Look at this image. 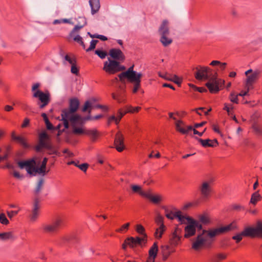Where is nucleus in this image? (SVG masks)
<instances>
[{
	"label": "nucleus",
	"mask_w": 262,
	"mask_h": 262,
	"mask_svg": "<svg viewBox=\"0 0 262 262\" xmlns=\"http://www.w3.org/2000/svg\"><path fill=\"white\" fill-rule=\"evenodd\" d=\"M236 228V224L232 223L225 226L214 228L208 230H203L199 234L192 244V248L195 251L200 250L203 246L209 248L217 235L233 230Z\"/></svg>",
	"instance_id": "obj_1"
},
{
	"label": "nucleus",
	"mask_w": 262,
	"mask_h": 262,
	"mask_svg": "<svg viewBox=\"0 0 262 262\" xmlns=\"http://www.w3.org/2000/svg\"><path fill=\"white\" fill-rule=\"evenodd\" d=\"M40 86L39 83H35L32 87V91L34 92L33 97L38 98L39 102L38 103L40 109L43 108L48 105L50 102V94L49 91L43 92L40 90H37Z\"/></svg>",
	"instance_id": "obj_2"
},
{
	"label": "nucleus",
	"mask_w": 262,
	"mask_h": 262,
	"mask_svg": "<svg viewBox=\"0 0 262 262\" xmlns=\"http://www.w3.org/2000/svg\"><path fill=\"white\" fill-rule=\"evenodd\" d=\"M63 219L57 217L52 222L45 223L42 225V230L43 233L53 235L56 234L63 224Z\"/></svg>",
	"instance_id": "obj_3"
},
{
	"label": "nucleus",
	"mask_w": 262,
	"mask_h": 262,
	"mask_svg": "<svg viewBox=\"0 0 262 262\" xmlns=\"http://www.w3.org/2000/svg\"><path fill=\"white\" fill-rule=\"evenodd\" d=\"M125 70V67L120 64L119 61L113 60L110 57L108 61L104 62L103 70L108 74H115Z\"/></svg>",
	"instance_id": "obj_4"
},
{
	"label": "nucleus",
	"mask_w": 262,
	"mask_h": 262,
	"mask_svg": "<svg viewBox=\"0 0 262 262\" xmlns=\"http://www.w3.org/2000/svg\"><path fill=\"white\" fill-rule=\"evenodd\" d=\"M199 190L200 192L201 196L198 201V203L206 202L211 192V182L204 181L199 187Z\"/></svg>",
	"instance_id": "obj_5"
},
{
	"label": "nucleus",
	"mask_w": 262,
	"mask_h": 262,
	"mask_svg": "<svg viewBox=\"0 0 262 262\" xmlns=\"http://www.w3.org/2000/svg\"><path fill=\"white\" fill-rule=\"evenodd\" d=\"M195 69L194 77L198 80H207L210 79L211 76L215 75L213 74L212 70L207 67L198 66Z\"/></svg>",
	"instance_id": "obj_6"
},
{
	"label": "nucleus",
	"mask_w": 262,
	"mask_h": 262,
	"mask_svg": "<svg viewBox=\"0 0 262 262\" xmlns=\"http://www.w3.org/2000/svg\"><path fill=\"white\" fill-rule=\"evenodd\" d=\"M242 234L244 236H250L252 237L256 236L262 237V223H259L255 228L247 227L242 231Z\"/></svg>",
	"instance_id": "obj_7"
},
{
	"label": "nucleus",
	"mask_w": 262,
	"mask_h": 262,
	"mask_svg": "<svg viewBox=\"0 0 262 262\" xmlns=\"http://www.w3.org/2000/svg\"><path fill=\"white\" fill-rule=\"evenodd\" d=\"M50 138L46 131H42L38 135V143L35 146V150L39 152L50 142Z\"/></svg>",
	"instance_id": "obj_8"
},
{
	"label": "nucleus",
	"mask_w": 262,
	"mask_h": 262,
	"mask_svg": "<svg viewBox=\"0 0 262 262\" xmlns=\"http://www.w3.org/2000/svg\"><path fill=\"white\" fill-rule=\"evenodd\" d=\"M79 105L80 102L77 98H71L69 100V107L63 109L61 112L63 113V115L66 116L70 114H74L78 110Z\"/></svg>",
	"instance_id": "obj_9"
},
{
	"label": "nucleus",
	"mask_w": 262,
	"mask_h": 262,
	"mask_svg": "<svg viewBox=\"0 0 262 262\" xmlns=\"http://www.w3.org/2000/svg\"><path fill=\"white\" fill-rule=\"evenodd\" d=\"M134 66L130 67L126 71L122 72L118 75L119 80L122 82H124V79L126 78L127 80H130L135 78H136L137 76L139 75H142L141 73H137L134 71Z\"/></svg>",
	"instance_id": "obj_10"
},
{
	"label": "nucleus",
	"mask_w": 262,
	"mask_h": 262,
	"mask_svg": "<svg viewBox=\"0 0 262 262\" xmlns=\"http://www.w3.org/2000/svg\"><path fill=\"white\" fill-rule=\"evenodd\" d=\"M79 238L77 235L74 233L70 235H67L61 236L59 239L56 242L57 244L62 246L66 244H74L78 242Z\"/></svg>",
	"instance_id": "obj_11"
},
{
	"label": "nucleus",
	"mask_w": 262,
	"mask_h": 262,
	"mask_svg": "<svg viewBox=\"0 0 262 262\" xmlns=\"http://www.w3.org/2000/svg\"><path fill=\"white\" fill-rule=\"evenodd\" d=\"M39 209L40 205L39 199L35 198L34 200L32 209L29 215V217L31 222H34L37 220L39 215Z\"/></svg>",
	"instance_id": "obj_12"
},
{
	"label": "nucleus",
	"mask_w": 262,
	"mask_h": 262,
	"mask_svg": "<svg viewBox=\"0 0 262 262\" xmlns=\"http://www.w3.org/2000/svg\"><path fill=\"white\" fill-rule=\"evenodd\" d=\"M208 82L206 83V86L207 87L210 92L211 93H216L220 91V88L217 85L216 81V73L215 75L211 76V77Z\"/></svg>",
	"instance_id": "obj_13"
},
{
	"label": "nucleus",
	"mask_w": 262,
	"mask_h": 262,
	"mask_svg": "<svg viewBox=\"0 0 262 262\" xmlns=\"http://www.w3.org/2000/svg\"><path fill=\"white\" fill-rule=\"evenodd\" d=\"M114 144L115 148L119 152L123 151L124 148V138L123 135L120 133H117L116 135Z\"/></svg>",
	"instance_id": "obj_14"
},
{
	"label": "nucleus",
	"mask_w": 262,
	"mask_h": 262,
	"mask_svg": "<svg viewBox=\"0 0 262 262\" xmlns=\"http://www.w3.org/2000/svg\"><path fill=\"white\" fill-rule=\"evenodd\" d=\"M109 54L113 60L123 61L125 59V56L120 49H112L109 51Z\"/></svg>",
	"instance_id": "obj_15"
},
{
	"label": "nucleus",
	"mask_w": 262,
	"mask_h": 262,
	"mask_svg": "<svg viewBox=\"0 0 262 262\" xmlns=\"http://www.w3.org/2000/svg\"><path fill=\"white\" fill-rule=\"evenodd\" d=\"M127 241H128L127 244L130 247H136L137 245H141L142 242L146 243L147 239L145 238V237H130L127 238Z\"/></svg>",
	"instance_id": "obj_16"
},
{
	"label": "nucleus",
	"mask_w": 262,
	"mask_h": 262,
	"mask_svg": "<svg viewBox=\"0 0 262 262\" xmlns=\"http://www.w3.org/2000/svg\"><path fill=\"white\" fill-rule=\"evenodd\" d=\"M162 208L164 210L165 216L170 220H173L176 217L177 210L176 208L171 207L170 208L165 206H162Z\"/></svg>",
	"instance_id": "obj_17"
},
{
	"label": "nucleus",
	"mask_w": 262,
	"mask_h": 262,
	"mask_svg": "<svg viewBox=\"0 0 262 262\" xmlns=\"http://www.w3.org/2000/svg\"><path fill=\"white\" fill-rule=\"evenodd\" d=\"M141 195L149 199L151 202L155 204H158L162 201V198L160 195H154L149 192H141Z\"/></svg>",
	"instance_id": "obj_18"
},
{
	"label": "nucleus",
	"mask_w": 262,
	"mask_h": 262,
	"mask_svg": "<svg viewBox=\"0 0 262 262\" xmlns=\"http://www.w3.org/2000/svg\"><path fill=\"white\" fill-rule=\"evenodd\" d=\"M196 139H197L199 142L204 147H214L218 145V142L216 139L210 140V139H208L204 140V139H202L201 138H196Z\"/></svg>",
	"instance_id": "obj_19"
},
{
	"label": "nucleus",
	"mask_w": 262,
	"mask_h": 262,
	"mask_svg": "<svg viewBox=\"0 0 262 262\" xmlns=\"http://www.w3.org/2000/svg\"><path fill=\"white\" fill-rule=\"evenodd\" d=\"M160 36L169 35L170 32L169 29V23L167 20H164L161 24L159 30Z\"/></svg>",
	"instance_id": "obj_20"
},
{
	"label": "nucleus",
	"mask_w": 262,
	"mask_h": 262,
	"mask_svg": "<svg viewBox=\"0 0 262 262\" xmlns=\"http://www.w3.org/2000/svg\"><path fill=\"white\" fill-rule=\"evenodd\" d=\"M11 138L13 140L17 141L24 148H28L29 147V145L27 142L25 138L23 137L19 136H16L14 132H13L11 134Z\"/></svg>",
	"instance_id": "obj_21"
},
{
	"label": "nucleus",
	"mask_w": 262,
	"mask_h": 262,
	"mask_svg": "<svg viewBox=\"0 0 262 262\" xmlns=\"http://www.w3.org/2000/svg\"><path fill=\"white\" fill-rule=\"evenodd\" d=\"M125 114H126V112H123L121 109H120L118 111L116 116L112 115L109 117L108 119V124H110L112 122L114 121L116 124H118Z\"/></svg>",
	"instance_id": "obj_22"
},
{
	"label": "nucleus",
	"mask_w": 262,
	"mask_h": 262,
	"mask_svg": "<svg viewBox=\"0 0 262 262\" xmlns=\"http://www.w3.org/2000/svg\"><path fill=\"white\" fill-rule=\"evenodd\" d=\"M142 77V75H139L137 76L136 78L128 80V81L130 82L133 83L134 84L133 89V93H136L137 91L139 90V89L140 88L141 82V78Z\"/></svg>",
	"instance_id": "obj_23"
},
{
	"label": "nucleus",
	"mask_w": 262,
	"mask_h": 262,
	"mask_svg": "<svg viewBox=\"0 0 262 262\" xmlns=\"http://www.w3.org/2000/svg\"><path fill=\"white\" fill-rule=\"evenodd\" d=\"M190 222H189L188 225L185 227V235L184 237L185 238H188L194 235L195 234L196 231L193 226L192 222L190 221Z\"/></svg>",
	"instance_id": "obj_24"
},
{
	"label": "nucleus",
	"mask_w": 262,
	"mask_h": 262,
	"mask_svg": "<svg viewBox=\"0 0 262 262\" xmlns=\"http://www.w3.org/2000/svg\"><path fill=\"white\" fill-rule=\"evenodd\" d=\"M92 108L93 106L92 103L89 100L86 101L81 110L82 112H85L88 111L89 113V115L84 118V120H93V117L90 115Z\"/></svg>",
	"instance_id": "obj_25"
},
{
	"label": "nucleus",
	"mask_w": 262,
	"mask_h": 262,
	"mask_svg": "<svg viewBox=\"0 0 262 262\" xmlns=\"http://www.w3.org/2000/svg\"><path fill=\"white\" fill-rule=\"evenodd\" d=\"M89 2L91 9V14L94 15L98 12L100 8V0H89Z\"/></svg>",
	"instance_id": "obj_26"
},
{
	"label": "nucleus",
	"mask_w": 262,
	"mask_h": 262,
	"mask_svg": "<svg viewBox=\"0 0 262 262\" xmlns=\"http://www.w3.org/2000/svg\"><path fill=\"white\" fill-rule=\"evenodd\" d=\"M43 148L48 150L47 154L48 155H55L58 156H60V153L58 151L59 148L57 146H54L49 143Z\"/></svg>",
	"instance_id": "obj_27"
},
{
	"label": "nucleus",
	"mask_w": 262,
	"mask_h": 262,
	"mask_svg": "<svg viewBox=\"0 0 262 262\" xmlns=\"http://www.w3.org/2000/svg\"><path fill=\"white\" fill-rule=\"evenodd\" d=\"M78 19L81 21V24H80V22L78 23V24L76 25L75 27L73 28L72 31L70 33L71 36H74V33L75 32L79 31L81 28H82L84 26L86 25V20L85 17H79Z\"/></svg>",
	"instance_id": "obj_28"
},
{
	"label": "nucleus",
	"mask_w": 262,
	"mask_h": 262,
	"mask_svg": "<svg viewBox=\"0 0 262 262\" xmlns=\"http://www.w3.org/2000/svg\"><path fill=\"white\" fill-rule=\"evenodd\" d=\"M258 73L254 72L251 75L248 76L247 78L246 87L252 88V84L256 81L258 79Z\"/></svg>",
	"instance_id": "obj_29"
},
{
	"label": "nucleus",
	"mask_w": 262,
	"mask_h": 262,
	"mask_svg": "<svg viewBox=\"0 0 262 262\" xmlns=\"http://www.w3.org/2000/svg\"><path fill=\"white\" fill-rule=\"evenodd\" d=\"M15 237L12 231L0 233V239L3 241H14Z\"/></svg>",
	"instance_id": "obj_30"
},
{
	"label": "nucleus",
	"mask_w": 262,
	"mask_h": 262,
	"mask_svg": "<svg viewBox=\"0 0 262 262\" xmlns=\"http://www.w3.org/2000/svg\"><path fill=\"white\" fill-rule=\"evenodd\" d=\"M48 159L46 157H45L41 162V166L39 167H37L36 169V173L39 174H41L42 176H45L46 173V166L48 162ZM49 171H47L48 172Z\"/></svg>",
	"instance_id": "obj_31"
},
{
	"label": "nucleus",
	"mask_w": 262,
	"mask_h": 262,
	"mask_svg": "<svg viewBox=\"0 0 262 262\" xmlns=\"http://www.w3.org/2000/svg\"><path fill=\"white\" fill-rule=\"evenodd\" d=\"M179 231H181V229H179L177 227L173 233L172 237L170 239V244L171 245H177L180 241L181 236L178 234Z\"/></svg>",
	"instance_id": "obj_32"
},
{
	"label": "nucleus",
	"mask_w": 262,
	"mask_h": 262,
	"mask_svg": "<svg viewBox=\"0 0 262 262\" xmlns=\"http://www.w3.org/2000/svg\"><path fill=\"white\" fill-rule=\"evenodd\" d=\"M176 218L178 219V221L181 223V224H188L189 222H190L189 219H192L189 216H186L182 215V212L180 210L177 211V214Z\"/></svg>",
	"instance_id": "obj_33"
},
{
	"label": "nucleus",
	"mask_w": 262,
	"mask_h": 262,
	"mask_svg": "<svg viewBox=\"0 0 262 262\" xmlns=\"http://www.w3.org/2000/svg\"><path fill=\"white\" fill-rule=\"evenodd\" d=\"M166 229V227L165 226H159L158 228H157L156 230V231L154 233V236L157 239H160L165 231Z\"/></svg>",
	"instance_id": "obj_34"
},
{
	"label": "nucleus",
	"mask_w": 262,
	"mask_h": 262,
	"mask_svg": "<svg viewBox=\"0 0 262 262\" xmlns=\"http://www.w3.org/2000/svg\"><path fill=\"white\" fill-rule=\"evenodd\" d=\"M158 251V246L157 242H155L149 250V256L156 258Z\"/></svg>",
	"instance_id": "obj_35"
},
{
	"label": "nucleus",
	"mask_w": 262,
	"mask_h": 262,
	"mask_svg": "<svg viewBox=\"0 0 262 262\" xmlns=\"http://www.w3.org/2000/svg\"><path fill=\"white\" fill-rule=\"evenodd\" d=\"M227 254L223 253H219L214 254L211 258V260L212 262H220L221 260L226 259Z\"/></svg>",
	"instance_id": "obj_36"
},
{
	"label": "nucleus",
	"mask_w": 262,
	"mask_h": 262,
	"mask_svg": "<svg viewBox=\"0 0 262 262\" xmlns=\"http://www.w3.org/2000/svg\"><path fill=\"white\" fill-rule=\"evenodd\" d=\"M168 35H162L161 36L160 41L164 47H167L170 45L172 42V39L168 37Z\"/></svg>",
	"instance_id": "obj_37"
},
{
	"label": "nucleus",
	"mask_w": 262,
	"mask_h": 262,
	"mask_svg": "<svg viewBox=\"0 0 262 262\" xmlns=\"http://www.w3.org/2000/svg\"><path fill=\"white\" fill-rule=\"evenodd\" d=\"M261 199V196L259 194L258 191L253 193L250 199V203L253 205H255L257 202Z\"/></svg>",
	"instance_id": "obj_38"
},
{
	"label": "nucleus",
	"mask_w": 262,
	"mask_h": 262,
	"mask_svg": "<svg viewBox=\"0 0 262 262\" xmlns=\"http://www.w3.org/2000/svg\"><path fill=\"white\" fill-rule=\"evenodd\" d=\"M112 95L113 98L117 100V102L119 103H124L125 101V96L123 94L120 93L118 94H115V93H113Z\"/></svg>",
	"instance_id": "obj_39"
},
{
	"label": "nucleus",
	"mask_w": 262,
	"mask_h": 262,
	"mask_svg": "<svg viewBox=\"0 0 262 262\" xmlns=\"http://www.w3.org/2000/svg\"><path fill=\"white\" fill-rule=\"evenodd\" d=\"M60 55L66 61H68L71 65L74 63H76V60L75 58H72L68 54L64 55L63 53L62 52H60Z\"/></svg>",
	"instance_id": "obj_40"
},
{
	"label": "nucleus",
	"mask_w": 262,
	"mask_h": 262,
	"mask_svg": "<svg viewBox=\"0 0 262 262\" xmlns=\"http://www.w3.org/2000/svg\"><path fill=\"white\" fill-rule=\"evenodd\" d=\"M68 118L69 120L73 124L76 123L78 121L81 119V117L79 115L70 114Z\"/></svg>",
	"instance_id": "obj_41"
},
{
	"label": "nucleus",
	"mask_w": 262,
	"mask_h": 262,
	"mask_svg": "<svg viewBox=\"0 0 262 262\" xmlns=\"http://www.w3.org/2000/svg\"><path fill=\"white\" fill-rule=\"evenodd\" d=\"M136 231L139 234L142 235V237H145V238L147 239V236L145 232V228L142 225L140 224L137 225L136 227Z\"/></svg>",
	"instance_id": "obj_42"
},
{
	"label": "nucleus",
	"mask_w": 262,
	"mask_h": 262,
	"mask_svg": "<svg viewBox=\"0 0 262 262\" xmlns=\"http://www.w3.org/2000/svg\"><path fill=\"white\" fill-rule=\"evenodd\" d=\"M212 66H220L221 70H224L226 68L227 63L226 62H221L218 60H213L210 63Z\"/></svg>",
	"instance_id": "obj_43"
},
{
	"label": "nucleus",
	"mask_w": 262,
	"mask_h": 262,
	"mask_svg": "<svg viewBox=\"0 0 262 262\" xmlns=\"http://www.w3.org/2000/svg\"><path fill=\"white\" fill-rule=\"evenodd\" d=\"M43 183H44L43 179L42 178H40L38 182L37 186L34 191L35 194L36 195L38 194L40 192Z\"/></svg>",
	"instance_id": "obj_44"
},
{
	"label": "nucleus",
	"mask_w": 262,
	"mask_h": 262,
	"mask_svg": "<svg viewBox=\"0 0 262 262\" xmlns=\"http://www.w3.org/2000/svg\"><path fill=\"white\" fill-rule=\"evenodd\" d=\"M183 122L181 120H178L176 123V129L178 131L180 132L181 133L183 134H186V131L185 130L184 128H182L181 126V124H183Z\"/></svg>",
	"instance_id": "obj_45"
},
{
	"label": "nucleus",
	"mask_w": 262,
	"mask_h": 262,
	"mask_svg": "<svg viewBox=\"0 0 262 262\" xmlns=\"http://www.w3.org/2000/svg\"><path fill=\"white\" fill-rule=\"evenodd\" d=\"M156 224L159 226H165L164 224V217L160 214H158L155 218Z\"/></svg>",
	"instance_id": "obj_46"
},
{
	"label": "nucleus",
	"mask_w": 262,
	"mask_h": 262,
	"mask_svg": "<svg viewBox=\"0 0 262 262\" xmlns=\"http://www.w3.org/2000/svg\"><path fill=\"white\" fill-rule=\"evenodd\" d=\"M238 95L236 94L235 92H232L229 96V100L233 103L238 104Z\"/></svg>",
	"instance_id": "obj_47"
},
{
	"label": "nucleus",
	"mask_w": 262,
	"mask_h": 262,
	"mask_svg": "<svg viewBox=\"0 0 262 262\" xmlns=\"http://www.w3.org/2000/svg\"><path fill=\"white\" fill-rule=\"evenodd\" d=\"M252 128L256 135L258 136L262 135V128L260 126L257 124H254L252 126Z\"/></svg>",
	"instance_id": "obj_48"
},
{
	"label": "nucleus",
	"mask_w": 262,
	"mask_h": 262,
	"mask_svg": "<svg viewBox=\"0 0 262 262\" xmlns=\"http://www.w3.org/2000/svg\"><path fill=\"white\" fill-rule=\"evenodd\" d=\"M85 134L91 136L92 138V140L93 141L96 140L97 137L98 136L97 132L95 130H86L85 132Z\"/></svg>",
	"instance_id": "obj_49"
},
{
	"label": "nucleus",
	"mask_w": 262,
	"mask_h": 262,
	"mask_svg": "<svg viewBox=\"0 0 262 262\" xmlns=\"http://www.w3.org/2000/svg\"><path fill=\"white\" fill-rule=\"evenodd\" d=\"M61 118H62L61 120L63 121V125H64V128L66 129L68 128L69 127V119L68 118L69 115H67V116H66L63 115V113L61 112Z\"/></svg>",
	"instance_id": "obj_50"
},
{
	"label": "nucleus",
	"mask_w": 262,
	"mask_h": 262,
	"mask_svg": "<svg viewBox=\"0 0 262 262\" xmlns=\"http://www.w3.org/2000/svg\"><path fill=\"white\" fill-rule=\"evenodd\" d=\"M163 254L165 257V259H166L168 256L170 255L169 252V246H162L161 247Z\"/></svg>",
	"instance_id": "obj_51"
},
{
	"label": "nucleus",
	"mask_w": 262,
	"mask_h": 262,
	"mask_svg": "<svg viewBox=\"0 0 262 262\" xmlns=\"http://www.w3.org/2000/svg\"><path fill=\"white\" fill-rule=\"evenodd\" d=\"M36 165V161L34 158H32L31 159L26 160V169L32 168L33 166Z\"/></svg>",
	"instance_id": "obj_52"
},
{
	"label": "nucleus",
	"mask_w": 262,
	"mask_h": 262,
	"mask_svg": "<svg viewBox=\"0 0 262 262\" xmlns=\"http://www.w3.org/2000/svg\"><path fill=\"white\" fill-rule=\"evenodd\" d=\"M189 220L191 221L195 230L196 229L199 230H201L202 229V225L199 221H197L193 219H189Z\"/></svg>",
	"instance_id": "obj_53"
},
{
	"label": "nucleus",
	"mask_w": 262,
	"mask_h": 262,
	"mask_svg": "<svg viewBox=\"0 0 262 262\" xmlns=\"http://www.w3.org/2000/svg\"><path fill=\"white\" fill-rule=\"evenodd\" d=\"M95 53L101 59L105 58L107 55V52L106 51L101 50H95Z\"/></svg>",
	"instance_id": "obj_54"
},
{
	"label": "nucleus",
	"mask_w": 262,
	"mask_h": 262,
	"mask_svg": "<svg viewBox=\"0 0 262 262\" xmlns=\"http://www.w3.org/2000/svg\"><path fill=\"white\" fill-rule=\"evenodd\" d=\"M130 226V223H127L123 225L120 228L116 230V231L120 233H123L126 231Z\"/></svg>",
	"instance_id": "obj_55"
},
{
	"label": "nucleus",
	"mask_w": 262,
	"mask_h": 262,
	"mask_svg": "<svg viewBox=\"0 0 262 262\" xmlns=\"http://www.w3.org/2000/svg\"><path fill=\"white\" fill-rule=\"evenodd\" d=\"M98 42V40H95V39L92 40L90 42V47L89 48L85 49L86 51L90 52V51L94 50L95 48L96 45Z\"/></svg>",
	"instance_id": "obj_56"
},
{
	"label": "nucleus",
	"mask_w": 262,
	"mask_h": 262,
	"mask_svg": "<svg viewBox=\"0 0 262 262\" xmlns=\"http://www.w3.org/2000/svg\"><path fill=\"white\" fill-rule=\"evenodd\" d=\"M0 223L3 225H8L9 223L8 220L7 219L4 213L0 214Z\"/></svg>",
	"instance_id": "obj_57"
},
{
	"label": "nucleus",
	"mask_w": 262,
	"mask_h": 262,
	"mask_svg": "<svg viewBox=\"0 0 262 262\" xmlns=\"http://www.w3.org/2000/svg\"><path fill=\"white\" fill-rule=\"evenodd\" d=\"M85 131H84L82 128L80 127H74L73 130V133L74 134L80 135V134H85Z\"/></svg>",
	"instance_id": "obj_58"
},
{
	"label": "nucleus",
	"mask_w": 262,
	"mask_h": 262,
	"mask_svg": "<svg viewBox=\"0 0 262 262\" xmlns=\"http://www.w3.org/2000/svg\"><path fill=\"white\" fill-rule=\"evenodd\" d=\"M170 80L174 82L175 83L178 84H180L182 82L180 78L176 75H172L171 77L170 78Z\"/></svg>",
	"instance_id": "obj_59"
},
{
	"label": "nucleus",
	"mask_w": 262,
	"mask_h": 262,
	"mask_svg": "<svg viewBox=\"0 0 262 262\" xmlns=\"http://www.w3.org/2000/svg\"><path fill=\"white\" fill-rule=\"evenodd\" d=\"M140 108H141L140 107H133L132 106H129L127 108L126 111H124V112H126V114L128 112L137 113L139 112Z\"/></svg>",
	"instance_id": "obj_60"
},
{
	"label": "nucleus",
	"mask_w": 262,
	"mask_h": 262,
	"mask_svg": "<svg viewBox=\"0 0 262 262\" xmlns=\"http://www.w3.org/2000/svg\"><path fill=\"white\" fill-rule=\"evenodd\" d=\"M71 72L72 73L78 75L79 74V69L76 65V63H74L71 65Z\"/></svg>",
	"instance_id": "obj_61"
},
{
	"label": "nucleus",
	"mask_w": 262,
	"mask_h": 262,
	"mask_svg": "<svg viewBox=\"0 0 262 262\" xmlns=\"http://www.w3.org/2000/svg\"><path fill=\"white\" fill-rule=\"evenodd\" d=\"M88 167L89 164L87 163H83L77 166V167L83 172H86Z\"/></svg>",
	"instance_id": "obj_62"
},
{
	"label": "nucleus",
	"mask_w": 262,
	"mask_h": 262,
	"mask_svg": "<svg viewBox=\"0 0 262 262\" xmlns=\"http://www.w3.org/2000/svg\"><path fill=\"white\" fill-rule=\"evenodd\" d=\"M244 235L242 234V232L241 233L237 234L232 237V238L236 240V243H238L242 241Z\"/></svg>",
	"instance_id": "obj_63"
},
{
	"label": "nucleus",
	"mask_w": 262,
	"mask_h": 262,
	"mask_svg": "<svg viewBox=\"0 0 262 262\" xmlns=\"http://www.w3.org/2000/svg\"><path fill=\"white\" fill-rule=\"evenodd\" d=\"M132 189L134 192H139L140 194L141 192H142L141 191V188L138 185H132Z\"/></svg>",
	"instance_id": "obj_64"
}]
</instances>
